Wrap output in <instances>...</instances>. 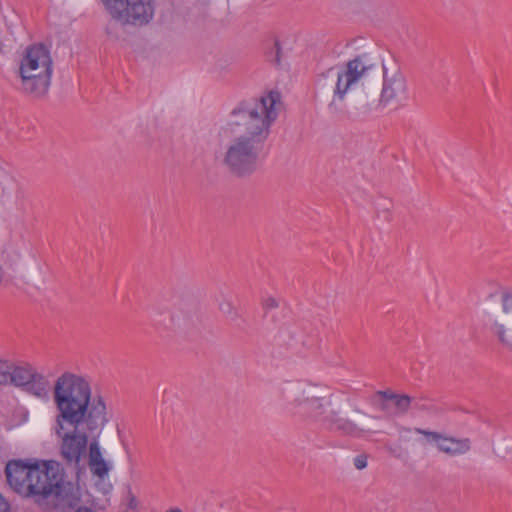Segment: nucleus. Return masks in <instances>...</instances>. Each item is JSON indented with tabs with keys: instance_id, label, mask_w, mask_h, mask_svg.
I'll return each mask as SVG.
<instances>
[{
	"instance_id": "f03ea898",
	"label": "nucleus",
	"mask_w": 512,
	"mask_h": 512,
	"mask_svg": "<svg viewBox=\"0 0 512 512\" xmlns=\"http://www.w3.org/2000/svg\"><path fill=\"white\" fill-rule=\"evenodd\" d=\"M277 93L239 102L229 113L221 133L230 138L222 164L232 175L249 177L258 168L271 127L278 117Z\"/></svg>"
},
{
	"instance_id": "39448f33",
	"label": "nucleus",
	"mask_w": 512,
	"mask_h": 512,
	"mask_svg": "<svg viewBox=\"0 0 512 512\" xmlns=\"http://www.w3.org/2000/svg\"><path fill=\"white\" fill-rule=\"evenodd\" d=\"M374 68L366 55H359L349 60L345 65L334 66L323 72L318 79L319 89L332 93L328 104L329 112L340 118H350L345 106V96L352 87Z\"/></svg>"
},
{
	"instance_id": "6e6552de",
	"label": "nucleus",
	"mask_w": 512,
	"mask_h": 512,
	"mask_svg": "<svg viewBox=\"0 0 512 512\" xmlns=\"http://www.w3.org/2000/svg\"><path fill=\"white\" fill-rule=\"evenodd\" d=\"M409 99L407 79L402 70L393 65H383V84L378 105L382 108L393 106L399 108Z\"/></svg>"
},
{
	"instance_id": "f3484780",
	"label": "nucleus",
	"mask_w": 512,
	"mask_h": 512,
	"mask_svg": "<svg viewBox=\"0 0 512 512\" xmlns=\"http://www.w3.org/2000/svg\"><path fill=\"white\" fill-rule=\"evenodd\" d=\"M391 410L389 413L396 415H404L410 410V396L406 394H397L390 403Z\"/></svg>"
},
{
	"instance_id": "423d86ee",
	"label": "nucleus",
	"mask_w": 512,
	"mask_h": 512,
	"mask_svg": "<svg viewBox=\"0 0 512 512\" xmlns=\"http://www.w3.org/2000/svg\"><path fill=\"white\" fill-rule=\"evenodd\" d=\"M52 74L50 49L42 43L26 47L19 62L23 92L34 99L44 98L48 93Z\"/></svg>"
},
{
	"instance_id": "9d476101",
	"label": "nucleus",
	"mask_w": 512,
	"mask_h": 512,
	"mask_svg": "<svg viewBox=\"0 0 512 512\" xmlns=\"http://www.w3.org/2000/svg\"><path fill=\"white\" fill-rule=\"evenodd\" d=\"M196 305L190 298H176L172 303V311L168 319H161L160 323L167 329L180 328L195 314Z\"/></svg>"
},
{
	"instance_id": "9b49d317",
	"label": "nucleus",
	"mask_w": 512,
	"mask_h": 512,
	"mask_svg": "<svg viewBox=\"0 0 512 512\" xmlns=\"http://www.w3.org/2000/svg\"><path fill=\"white\" fill-rule=\"evenodd\" d=\"M88 467L92 475L100 481L108 478L109 472L112 470V464L103 458L99 441L96 438L89 443Z\"/></svg>"
},
{
	"instance_id": "7ed1b4c3",
	"label": "nucleus",
	"mask_w": 512,
	"mask_h": 512,
	"mask_svg": "<svg viewBox=\"0 0 512 512\" xmlns=\"http://www.w3.org/2000/svg\"><path fill=\"white\" fill-rule=\"evenodd\" d=\"M5 476L16 493L32 497L38 503L51 499L56 506L71 508L79 502L78 490L64 480V470L56 461L31 464L11 460L6 464Z\"/></svg>"
},
{
	"instance_id": "4be33fe9",
	"label": "nucleus",
	"mask_w": 512,
	"mask_h": 512,
	"mask_svg": "<svg viewBox=\"0 0 512 512\" xmlns=\"http://www.w3.org/2000/svg\"><path fill=\"white\" fill-rule=\"evenodd\" d=\"M278 306V302L276 301V299L274 298H267L265 301H264V307L266 309H273V308H276Z\"/></svg>"
},
{
	"instance_id": "0eeeda50",
	"label": "nucleus",
	"mask_w": 512,
	"mask_h": 512,
	"mask_svg": "<svg viewBox=\"0 0 512 512\" xmlns=\"http://www.w3.org/2000/svg\"><path fill=\"white\" fill-rule=\"evenodd\" d=\"M111 16L123 25L143 27L148 25L155 14L153 0H117L111 6Z\"/></svg>"
},
{
	"instance_id": "ddd939ff",
	"label": "nucleus",
	"mask_w": 512,
	"mask_h": 512,
	"mask_svg": "<svg viewBox=\"0 0 512 512\" xmlns=\"http://www.w3.org/2000/svg\"><path fill=\"white\" fill-rule=\"evenodd\" d=\"M140 501L133 492L130 484H126L122 488L121 498L119 502V512H139Z\"/></svg>"
},
{
	"instance_id": "4468645a",
	"label": "nucleus",
	"mask_w": 512,
	"mask_h": 512,
	"mask_svg": "<svg viewBox=\"0 0 512 512\" xmlns=\"http://www.w3.org/2000/svg\"><path fill=\"white\" fill-rule=\"evenodd\" d=\"M35 371L36 369L29 364L23 366H14L13 363H11V377L9 379V383L24 388Z\"/></svg>"
},
{
	"instance_id": "f8f14e48",
	"label": "nucleus",
	"mask_w": 512,
	"mask_h": 512,
	"mask_svg": "<svg viewBox=\"0 0 512 512\" xmlns=\"http://www.w3.org/2000/svg\"><path fill=\"white\" fill-rule=\"evenodd\" d=\"M49 387L48 378L36 370L23 389L39 399L47 400L49 398Z\"/></svg>"
},
{
	"instance_id": "2eb2a0df",
	"label": "nucleus",
	"mask_w": 512,
	"mask_h": 512,
	"mask_svg": "<svg viewBox=\"0 0 512 512\" xmlns=\"http://www.w3.org/2000/svg\"><path fill=\"white\" fill-rule=\"evenodd\" d=\"M493 333L499 342L508 350L512 351V323H499L496 321L492 326Z\"/></svg>"
},
{
	"instance_id": "20e7f679",
	"label": "nucleus",
	"mask_w": 512,
	"mask_h": 512,
	"mask_svg": "<svg viewBox=\"0 0 512 512\" xmlns=\"http://www.w3.org/2000/svg\"><path fill=\"white\" fill-rule=\"evenodd\" d=\"M278 397L289 412L311 419L330 432L352 438H363L370 433L351 419L343 417L340 412L328 411L330 401L319 396L309 384L286 382L278 388Z\"/></svg>"
},
{
	"instance_id": "aec40b11",
	"label": "nucleus",
	"mask_w": 512,
	"mask_h": 512,
	"mask_svg": "<svg viewBox=\"0 0 512 512\" xmlns=\"http://www.w3.org/2000/svg\"><path fill=\"white\" fill-rule=\"evenodd\" d=\"M10 364L11 362L8 360L0 359V385L9 383L11 377Z\"/></svg>"
},
{
	"instance_id": "cd10ccee",
	"label": "nucleus",
	"mask_w": 512,
	"mask_h": 512,
	"mask_svg": "<svg viewBox=\"0 0 512 512\" xmlns=\"http://www.w3.org/2000/svg\"><path fill=\"white\" fill-rule=\"evenodd\" d=\"M401 431L411 432V429L410 428H402Z\"/></svg>"
},
{
	"instance_id": "393cba45",
	"label": "nucleus",
	"mask_w": 512,
	"mask_h": 512,
	"mask_svg": "<svg viewBox=\"0 0 512 512\" xmlns=\"http://www.w3.org/2000/svg\"><path fill=\"white\" fill-rule=\"evenodd\" d=\"M75 512H95V511H93L92 509H90L88 507L81 506Z\"/></svg>"
},
{
	"instance_id": "6ab92c4d",
	"label": "nucleus",
	"mask_w": 512,
	"mask_h": 512,
	"mask_svg": "<svg viewBox=\"0 0 512 512\" xmlns=\"http://www.w3.org/2000/svg\"><path fill=\"white\" fill-rule=\"evenodd\" d=\"M433 403L423 396H410V409L417 411H430L433 409Z\"/></svg>"
},
{
	"instance_id": "f257e3e1",
	"label": "nucleus",
	"mask_w": 512,
	"mask_h": 512,
	"mask_svg": "<svg viewBox=\"0 0 512 512\" xmlns=\"http://www.w3.org/2000/svg\"><path fill=\"white\" fill-rule=\"evenodd\" d=\"M53 401L57 411L53 430L60 455L67 465L77 468L88 454L89 437L96 438L109 421L105 401L92 395L86 377L69 371L55 380Z\"/></svg>"
},
{
	"instance_id": "dca6fc26",
	"label": "nucleus",
	"mask_w": 512,
	"mask_h": 512,
	"mask_svg": "<svg viewBox=\"0 0 512 512\" xmlns=\"http://www.w3.org/2000/svg\"><path fill=\"white\" fill-rule=\"evenodd\" d=\"M397 393L391 390L377 391L371 398V404L383 412H390V403Z\"/></svg>"
},
{
	"instance_id": "a878e982",
	"label": "nucleus",
	"mask_w": 512,
	"mask_h": 512,
	"mask_svg": "<svg viewBox=\"0 0 512 512\" xmlns=\"http://www.w3.org/2000/svg\"><path fill=\"white\" fill-rule=\"evenodd\" d=\"M111 489H112V485L111 484H104L103 485V492L104 493H108Z\"/></svg>"
},
{
	"instance_id": "1a4fd4ad",
	"label": "nucleus",
	"mask_w": 512,
	"mask_h": 512,
	"mask_svg": "<svg viewBox=\"0 0 512 512\" xmlns=\"http://www.w3.org/2000/svg\"><path fill=\"white\" fill-rule=\"evenodd\" d=\"M415 433L425 436L428 442L435 443L439 452L450 457L462 456L470 452L471 440L469 438H456L436 431L415 428Z\"/></svg>"
},
{
	"instance_id": "b1692460",
	"label": "nucleus",
	"mask_w": 512,
	"mask_h": 512,
	"mask_svg": "<svg viewBox=\"0 0 512 512\" xmlns=\"http://www.w3.org/2000/svg\"><path fill=\"white\" fill-rule=\"evenodd\" d=\"M274 47L276 49L275 61H276L277 64H279L280 63V52H281L280 43L278 41H275L274 42Z\"/></svg>"
},
{
	"instance_id": "5701e85b",
	"label": "nucleus",
	"mask_w": 512,
	"mask_h": 512,
	"mask_svg": "<svg viewBox=\"0 0 512 512\" xmlns=\"http://www.w3.org/2000/svg\"><path fill=\"white\" fill-rule=\"evenodd\" d=\"M9 504L0 494V512H9Z\"/></svg>"
},
{
	"instance_id": "bb28decb",
	"label": "nucleus",
	"mask_w": 512,
	"mask_h": 512,
	"mask_svg": "<svg viewBox=\"0 0 512 512\" xmlns=\"http://www.w3.org/2000/svg\"><path fill=\"white\" fill-rule=\"evenodd\" d=\"M165 512H183V511L178 507H173V508L167 509Z\"/></svg>"
},
{
	"instance_id": "412c9836",
	"label": "nucleus",
	"mask_w": 512,
	"mask_h": 512,
	"mask_svg": "<svg viewBox=\"0 0 512 512\" xmlns=\"http://www.w3.org/2000/svg\"><path fill=\"white\" fill-rule=\"evenodd\" d=\"M353 464L356 469L362 470L367 467V456L365 454L357 455L354 460Z\"/></svg>"
},
{
	"instance_id": "a211bd4d",
	"label": "nucleus",
	"mask_w": 512,
	"mask_h": 512,
	"mask_svg": "<svg viewBox=\"0 0 512 512\" xmlns=\"http://www.w3.org/2000/svg\"><path fill=\"white\" fill-rule=\"evenodd\" d=\"M503 315L499 323H512V294H504L501 299Z\"/></svg>"
}]
</instances>
